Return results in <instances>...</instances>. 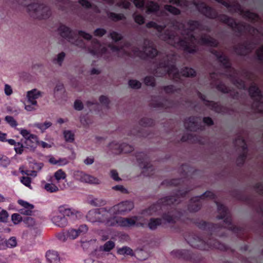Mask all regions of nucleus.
I'll return each mask as SVG.
<instances>
[{"mask_svg":"<svg viewBox=\"0 0 263 263\" xmlns=\"http://www.w3.org/2000/svg\"><path fill=\"white\" fill-rule=\"evenodd\" d=\"M198 11L210 19H216L218 21L228 25L234 31L241 35L245 31L250 28V25H246L243 23H237L234 19L224 14H218L217 11L204 3H196L195 4Z\"/></svg>","mask_w":263,"mask_h":263,"instance_id":"1","label":"nucleus"},{"mask_svg":"<svg viewBox=\"0 0 263 263\" xmlns=\"http://www.w3.org/2000/svg\"><path fill=\"white\" fill-rule=\"evenodd\" d=\"M158 68H166V73L172 75L174 80H179L180 76L186 78H194L197 72L193 68L184 67L179 71L176 65V60L174 55L165 54L160 60Z\"/></svg>","mask_w":263,"mask_h":263,"instance_id":"2","label":"nucleus"},{"mask_svg":"<svg viewBox=\"0 0 263 263\" xmlns=\"http://www.w3.org/2000/svg\"><path fill=\"white\" fill-rule=\"evenodd\" d=\"M87 218L91 222L103 223L106 226H119L129 227L135 223L134 219H125L115 220L111 218L109 210L101 209L97 211H91L87 215Z\"/></svg>","mask_w":263,"mask_h":263,"instance_id":"3","label":"nucleus"},{"mask_svg":"<svg viewBox=\"0 0 263 263\" xmlns=\"http://www.w3.org/2000/svg\"><path fill=\"white\" fill-rule=\"evenodd\" d=\"M162 39L172 45L173 46L176 45L179 46L180 48L184 52L190 54H194L197 52V48L196 45L190 44L193 41L196 40V36L194 34L191 33L187 37L181 38L175 32L166 30L161 35Z\"/></svg>","mask_w":263,"mask_h":263,"instance_id":"4","label":"nucleus"},{"mask_svg":"<svg viewBox=\"0 0 263 263\" xmlns=\"http://www.w3.org/2000/svg\"><path fill=\"white\" fill-rule=\"evenodd\" d=\"M133 207L134 205L133 203L129 201L124 202L117 205H115L109 210L111 218L114 219L115 220L119 221L121 220L122 219H125V218L118 217L116 216V215L130 211L133 208ZM129 219H134L135 221V223L132 225V226L134 225H143L145 224V222L142 220L141 218L138 219V218L136 217H132L130 218ZM130 227H131V226Z\"/></svg>","mask_w":263,"mask_h":263,"instance_id":"5","label":"nucleus"},{"mask_svg":"<svg viewBox=\"0 0 263 263\" xmlns=\"http://www.w3.org/2000/svg\"><path fill=\"white\" fill-rule=\"evenodd\" d=\"M27 10L33 17L39 20L47 19L51 13L49 7L44 4L32 3L27 6Z\"/></svg>","mask_w":263,"mask_h":263,"instance_id":"6","label":"nucleus"},{"mask_svg":"<svg viewBox=\"0 0 263 263\" xmlns=\"http://www.w3.org/2000/svg\"><path fill=\"white\" fill-rule=\"evenodd\" d=\"M75 44L84 49H87L88 52L93 55L101 56L107 52V48L102 47L100 41L94 39L91 40V45L87 47L86 45L82 40H77Z\"/></svg>","mask_w":263,"mask_h":263,"instance_id":"7","label":"nucleus"},{"mask_svg":"<svg viewBox=\"0 0 263 263\" xmlns=\"http://www.w3.org/2000/svg\"><path fill=\"white\" fill-rule=\"evenodd\" d=\"M248 92L250 97L254 101L253 106L255 107V110L257 111L263 113V110L260 108V106L263 104L262 101L263 96L260 89L255 84H253L249 87Z\"/></svg>","mask_w":263,"mask_h":263,"instance_id":"8","label":"nucleus"},{"mask_svg":"<svg viewBox=\"0 0 263 263\" xmlns=\"http://www.w3.org/2000/svg\"><path fill=\"white\" fill-rule=\"evenodd\" d=\"M183 124L187 132H197L201 127V118L196 116H190L184 119Z\"/></svg>","mask_w":263,"mask_h":263,"instance_id":"9","label":"nucleus"},{"mask_svg":"<svg viewBox=\"0 0 263 263\" xmlns=\"http://www.w3.org/2000/svg\"><path fill=\"white\" fill-rule=\"evenodd\" d=\"M23 139L22 140L29 147L34 148L39 144L37 138L31 133H21Z\"/></svg>","mask_w":263,"mask_h":263,"instance_id":"10","label":"nucleus"},{"mask_svg":"<svg viewBox=\"0 0 263 263\" xmlns=\"http://www.w3.org/2000/svg\"><path fill=\"white\" fill-rule=\"evenodd\" d=\"M211 52L216 58L217 61L222 65L223 68L227 69L231 68V62L227 56L215 49H212Z\"/></svg>","mask_w":263,"mask_h":263,"instance_id":"11","label":"nucleus"},{"mask_svg":"<svg viewBox=\"0 0 263 263\" xmlns=\"http://www.w3.org/2000/svg\"><path fill=\"white\" fill-rule=\"evenodd\" d=\"M252 49V43L247 41L234 47L235 52L237 54L240 56L246 55L248 53L251 52Z\"/></svg>","mask_w":263,"mask_h":263,"instance_id":"12","label":"nucleus"},{"mask_svg":"<svg viewBox=\"0 0 263 263\" xmlns=\"http://www.w3.org/2000/svg\"><path fill=\"white\" fill-rule=\"evenodd\" d=\"M58 31L62 37L68 41H71L74 40V32L69 27L65 25H60L58 28Z\"/></svg>","mask_w":263,"mask_h":263,"instance_id":"13","label":"nucleus"},{"mask_svg":"<svg viewBox=\"0 0 263 263\" xmlns=\"http://www.w3.org/2000/svg\"><path fill=\"white\" fill-rule=\"evenodd\" d=\"M198 97L204 102L205 105L211 107L212 109L215 112H219L221 109V105L217 102L213 101H209L206 99V97L200 92H198Z\"/></svg>","mask_w":263,"mask_h":263,"instance_id":"14","label":"nucleus"},{"mask_svg":"<svg viewBox=\"0 0 263 263\" xmlns=\"http://www.w3.org/2000/svg\"><path fill=\"white\" fill-rule=\"evenodd\" d=\"M198 43L201 45H208L213 47H217L218 46V42L216 40L210 35L207 36L205 34L200 37Z\"/></svg>","mask_w":263,"mask_h":263,"instance_id":"15","label":"nucleus"},{"mask_svg":"<svg viewBox=\"0 0 263 263\" xmlns=\"http://www.w3.org/2000/svg\"><path fill=\"white\" fill-rule=\"evenodd\" d=\"M41 92L36 89L28 91L27 94L28 102L31 105H36L37 104L36 100L41 96Z\"/></svg>","mask_w":263,"mask_h":263,"instance_id":"16","label":"nucleus"},{"mask_svg":"<svg viewBox=\"0 0 263 263\" xmlns=\"http://www.w3.org/2000/svg\"><path fill=\"white\" fill-rule=\"evenodd\" d=\"M60 214H62L64 217L65 216L71 217H78L81 216V213L77 210L73 209L65 208L64 206H61L59 208Z\"/></svg>","mask_w":263,"mask_h":263,"instance_id":"17","label":"nucleus"},{"mask_svg":"<svg viewBox=\"0 0 263 263\" xmlns=\"http://www.w3.org/2000/svg\"><path fill=\"white\" fill-rule=\"evenodd\" d=\"M18 202L23 208L20 210L21 214L26 215H31L34 208L32 204L22 200H19Z\"/></svg>","mask_w":263,"mask_h":263,"instance_id":"18","label":"nucleus"},{"mask_svg":"<svg viewBox=\"0 0 263 263\" xmlns=\"http://www.w3.org/2000/svg\"><path fill=\"white\" fill-rule=\"evenodd\" d=\"M79 180L83 182L91 184H99L100 183V180L98 179L82 172L79 174Z\"/></svg>","mask_w":263,"mask_h":263,"instance_id":"19","label":"nucleus"},{"mask_svg":"<svg viewBox=\"0 0 263 263\" xmlns=\"http://www.w3.org/2000/svg\"><path fill=\"white\" fill-rule=\"evenodd\" d=\"M44 189L50 193L56 192L59 190H64L66 188V184L64 183L62 184H59V186L52 183H46L44 186Z\"/></svg>","mask_w":263,"mask_h":263,"instance_id":"20","label":"nucleus"},{"mask_svg":"<svg viewBox=\"0 0 263 263\" xmlns=\"http://www.w3.org/2000/svg\"><path fill=\"white\" fill-rule=\"evenodd\" d=\"M52 221L55 224L59 227H64L67 224L65 218L62 214H60L59 211L52 217Z\"/></svg>","mask_w":263,"mask_h":263,"instance_id":"21","label":"nucleus"},{"mask_svg":"<svg viewBox=\"0 0 263 263\" xmlns=\"http://www.w3.org/2000/svg\"><path fill=\"white\" fill-rule=\"evenodd\" d=\"M143 53L146 54L147 57L151 59H154L158 55L157 49L152 46H147L144 45L143 46Z\"/></svg>","mask_w":263,"mask_h":263,"instance_id":"22","label":"nucleus"},{"mask_svg":"<svg viewBox=\"0 0 263 263\" xmlns=\"http://www.w3.org/2000/svg\"><path fill=\"white\" fill-rule=\"evenodd\" d=\"M146 13L150 14L157 13L159 10L160 6L157 3L150 1L146 5Z\"/></svg>","mask_w":263,"mask_h":263,"instance_id":"23","label":"nucleus"},{"mask_svg":"<svg viewBox=\"0 0 263 263\" xmlns=\"http://www.w3.org/2000/svg\"><path fill=\"white\" fill-rule=\"evenodd\" d=\"M16 245L17 241L14 237L10 238L7 241H5L3 239H0V249H5V247H15Z\"/></svg>","mask_w":263,"mask_h":263,"instance_id":"24","label":"nucleus"},{"mask_svg":"<svg viewBox=\"0 0 263 263\" xmlns=\"http://www.w3.org/2000/svg\"><path fill=\"white\" fill-rule=\"evenodd\" d=\"M46 258L49 263H58L59 257L57 252L54 251H48L46 253Z\"/></svg>","mask_w":263,"mask_h":263,"instance_id":"25","label":"nucleus"},{"mask_svg":"<svg viewBox=\"0 0 263 263\" xmlns=\"http://www.w3.org/2000/svg\"><path fill=\"white\" fill-rule=\"evenodd\" d=\"M187 25L189 26L187 30L191 32H193L196 29H200L201 26V24L200 22L196 20H189L187 22Z\"/></svg>","mask_w":263,"mask_h":263,"instance_id":"26","label":"nucleus"},{"mask_svg":"<svg viewBox=\"0 0 263 263\" xmlns=\"http://www.w3.org/2000/svg\"><path fill=\"white\" fill-rule=\"evenodd\" d=\"M66 173L61 169L56 171L53 175V177L58 183H59L61 180H65V182H66Z\"/></svg>","mask_w":263,"mask_h":263,"instance_id":"27","label":"nucleus"},{"mask_svg":"<svg viewBox=\"0 0 263 263\" xmlns=\"http://www.w3.org/2000/svg\"><path fill=\"white\" fill-rule=\"evenodd\" d=\"M108 18L114 22L123 20L125 18L124 15L122 13H116L112 12L107 13Z\"/></svg>","mask_w":263,"mask_h":263,"instance_id":"28","label":"nucleus"},{"mask_svg":"<svg viewBox=\"0 0 263 263\" xmlns=\"http://www.w3.org/2000/svg\"><path fill=\"white\" fill-rule=\"evenodd\" d=\"M139 124L142 127H149L153 126L155 121L153 119L148 118H143L139 122Z\"/></svg>","mask_w":263,"mask_h":263,"instance_id":"29","label":"nucleus"},{"mask_svg":"<svg viewBox=\"0 0 263 263\" xmlns=\"http://www.w3.org/2000/svg\"><path fill=\"white\" fill-rule=\"evenodd\" d=\"M222 5L230 10H234L235 11H241V6L239 4H230L224 1H222Z\"/></svg>","mask_w":263,"mask_h":263,"instance_id":"30","label":"nucleus"},{"mask_svg":"<svg viewBox=\"0 0 263 263\" xmlns=\"http://www.w3.org/2000/svg\"><path fill=\"white\" fill-rule=\"evenodd\" d=\"M144 83L147 86L155 87L156 86V80L153 76H146L143 79Z\"/></svg>","mask_w":263,"mask_h":263,"instance_id":"31","label":"nucleus"},{"mask_svg":"<svg viewBox=\"0 0 263 263\" xmlns=\"http://www.w3.org/2000/svg\"><path fill=\"white\" fill-rule=\"evenodd\" d=\"M165 10L174 15H179L181 11L178 8L170 5H165L164 7Z\"/></svg>","mask_w":263,"mask_h":263,"instance_id":"32","label":"nucleus"},{"mask_svg":"<svg viewBox=\"0 0 263 263\" xmlns=\"http://www.w3.org/2000/svg\"><path fill=\"white\" fill-rule=\"evenodd\" d=\"M161 224L160 219H151L148 223V227L151 230L155 229Z\"/></svg>","mask_w":263,"mask_h":263,"instance_id":"33","label":"nucleus"},{"mask_svg":"<svg viewBox=\"0 0 263 263\" xmlns=\"http://www.w3.org/2000/svg\"><path fill=\"white\" fill-rule=\"evenodd\" d=\"M216 88L218 91L223 93H229L231 91V90L230 88H229L224 84L221 82L218 84L216 85Z\"/></svg>","mask_w":263,"mask_h":263,"instance_id":"34","label":"nucleus"},{"mask_svg":"<svg viewBox=\"0 0 263 263\" xmlns=\"http://www.w3.org/2000/svg\"><path fill=\"white\" fill-rule=\"evenodd\" d=\"M52 123L49 121H46L44 123H36L34 124V126L37 127L39 129L41 130L42 132L46 130L50 126H51Z\"/></svg>","mask_w":263,"mask_h":263,"instance_id":"35","label":"nucleus"},{"mask_svg":"<svg viewBox=\"0 0 263 263\" xmlns=\"http://www.w3.org/2000/svg\"><path fill=\"white\" fill-rule=\"evenodd\" d=\"M146 27L147 28H155L158 31H161L164 28L163 26L158 25L153 21H150L147 23L146 24Z\"/></svg>","mask_w":263,"mask_h":263,"instance_id":"36","label":"nucleus"},{"mask_svg":"<svg viewBox=\"0 0 263 263\" xmlns=\"http://www.w3.org/2000/svg\"><path fill=\"white\" fill-rule=\"evenodd\" d=\"M109 36L115 42H117L123 39V36L116 31H112L109 33Z\"/></svg>","mask_w":263,"mask_h":263,"instance_id":"37","label":"nucleus"},{"mask_svg":"<svg viewBox=\"0 0 263 263\" xmlns=\"http://www.w3.org/2000/svg\"><path fill=\"white\" fill-rule=\"evenodd\" d=\"M255 53L257 60L263 64V45L257 49Z\"/></svg>","mask_w":263,"mask_h":263,"instance_id":"38","label":"nucleus"},{"mask_svg":"<svg viewBox=\"0 0 263 263\" xmlns=\"http://www.w3.org/2000/svg\"><path fill=\"white\" fill-rule=\"evenodd\" d=\"M128 85L133 89H139L141 87V83L137 80H129Z\"/></svg>","mask_w":263,"mask_h":263,"instance_id":"39","label":"nucleus"},{"mask_svg":"<svg viewBox=\"0 0 263 263\" xmlns=\"http://www.w3.org/2000/svg\"><path fill=\"white\" fill-rule=\"evenodd\" d=\"M133 16L135 22L137 24L141 25H143L144 23L145 18L143 15L141 14H136L135 13H134Z\"/></svg>","mask_w":263,"mask_h":263,"instance_id":"40","label":"nucleus"},{"mask_svg":"<svg viewBox=\"0 0 263 263\" xmlns=\"http://www.w3.org/2000/svg\"><path fill=\"white\" fill-rule=\"evenodd\" d=\"M114 247L115 243L112 241H108L102 247V249L104 251H109Z\"/></svg>","mask_w":263,"mask_h":263,"instance_id":"41","label":"nucleus"},{"mask_svg":"<svg viewBox=\"0 0 263 263\" xmlns=\"http://www.w3.org/2000/svg\"><path fill=\"white\" fill-rule=\"evenodd\" d=\"M65 57V53L64 52H61L58 54L57 58L54 60V63H57L60 66H61Z\"/></svg>","mask_w":263,"mask_h":263,"instance_id":"42","label":"nucleus"},{"mask_svg":"<svg viewBox=\"0 0 263 263\" xmlns=\"http://www.w3.org/2000/svg\"><path fill=\"white\" fill-rule=\"evenodd\" d=\"M163 89L167 94L173 93L176 91V87L173 85L165 86L163 87Z\"/></svg>","mask_w":263,"mask_h":263,"instance_id":"43","label":"nucleus"},{"mask_svg":"<svg viewBox=\"0 0 263 263\" xmlns=\"http://www.w3.org/2000/svg\"><path fill=\"white\" fill-rule=\"evenodd\" d=\"M8 217V212L0 208V222H5L7 220Z\"/></svg>","mask_w":263,"mask_h":263,"instance_id":"44","label":"nucleus"},{"mask_svg":"<svg viewBox=\"0 0 263 263\" xmlns=\"http://www.w3.org/2000/svg\"><path fill=\"white\" fill-rule=\"evenodd\" d=\"M5 120L9 123L12 127H15L17 126V122L15 120L13 117L10 116H7L5 117Z\"/></svg>","mask_w":263,"mask_h":263,"instance_id":"45","label":"nucleus"},{"mask_svg":"<svg viewBox=\"0 0 263 263\" xmlns=\"http://www.w3.org/2000/svg\"><path fill=\"white\" fill-rule=\"evenodd\" d=\"M21 182L25 186L31 189V178L29 177H23L21 179Z\"/></svg>","mask_w":263,"mask_h":263,"instance_id":"46","label":"nucleus"},{"mask_svg":"<svg viewBox=\"0 0 263 263\" xmlns=\"http://www.w3.org/2000/svg\"><path fill=\"white\" fill-rule=\"evenodd\" d=\"M106 33V30L104 28H97L93 32L94 35L98 37H102Z\"/></svg>","mask_w":263,"mask_h":263,"instance_id":"47","label":"nucleus"},{"mask_svg":"<svg viewBox=\"0 0 263 263\" xmlns=\"http://www.w3.org/2000/svg\"><path fill=\"white\" fill-rule=\"evenodd\" d=\"M79 3L85 8L90 9L92 8V4L88 0H79Z\"/></svg>","mask_w":263,"mask_h":263,"instance_id":"48","label":"nucleus"},{"mask_svg":"<svg viewBox=\"0 0 263 263\" xmlns=\"http://www.w3.org/2000/svg\"><path fill=\"white\" fill-rule=\"evenodd\" d=\"M20 171L22 174L30 175V176H36V172L35 171H30L29 170H26L25 167L22 166L20 167Z\"/></svg>","mask_w":263,"mask_h":263,"instance_id":"49","label":"nucleus"},{"mask_svg":"<svg viewBox=\"0 0 263 263\" xmlns=\"http://www.w3.org/2000/svg\"><path fill=\"white\" fill-rule=\"evenodd\" d=\"M118 252L119 254L121 255H129L132 254V250L129 248L123 247L122 248L119 249L118 250Z\"/></svg>","mask_w":263,"mask_h":263,"instance_id":"50","label":"nucleus"},{"mask_svg":"<svg viewBox=\"0 0 263 263\" xmlns=\"http://www.w3.org/2000/svg\"><path fill=\"white\" fill-rule=\"evenodd\" d=\"M78 34L86 40L90 41L92 39V35L91 34L83 30H79Z\"/></svg>","mask_w":263,"mask_h":263,"instance_id":"51","label":"nucleus"},{"mask_svg":"<svg viewBox=\"0 0 263 263\" xmlns=\"http://www.w3.org/2000/svg\"><path fill=\"white\" fill-rule=\"evenodd\" d=\"M67 235L69 238L74 239L79 236L78 231L76 230H71L68 231Z\"/></svg>","mask_w":263,"mask_h":263,"instance_id":"52","label":"nucleus"},{"mask_svg":"<svg viewBox=\"0 0 263 263\" xmlns=\"http://www.w3.org/2000/svg\"><path fill=\"white\" fill-rule=\"evenodd\" d=\"M108 47L110 49V50L113 52L118 53L123 49L122 47H119L112 44H109L108 45Z\"/></svg>","mask_w":263,"mask_h":263,"instance_id":"53","label":"nucleus"},{"mask_svg":"<svg viewBox=\"0 0 263 263\" xmlns=\"http://www.w3.org/2000/svg\"><path fill=\"white\" fill-rule=\"evenodd\" d=\"M74 108L77 110H82L83 108L82 102L79 100H76L74 103Z\"/></svg>","mask_w":263,"mask_h":263,"instance_id":"54","label":"nucleus"},{"mask_svg":"<svg viewBox=\"0 0 263 263\" xmlns=\"http://www.w3.org/2000/svg\"><path fill=\"white\" fill-rule=\"evenodd\" d=\"M134 3L136 8L142 9L144 7L145 1L144 0H134Z\"/></svg>","mask_w":263,"mask_h":263,"instance_id":"55","label":"nucleus"},{"mask_svg":"<svg viewBox=\"0 0 263 263\" xmlns=\"http://www.w3.org/2000/svg\"><path fill=\"white\" fill-rule=\"evenodd\" d=\"M64 137L67 142H71L74 140L73 133H64Z\"/></svg>","mask_w":263,"mask_h":263,"instance_id":"56","label":"nucleus"},{"mask_svg":"<svg viewBox=\"0 0 263 263\" xmlns=\"http://www.w3.org/2000/svg\"><path fill=\"white\" fill-rule=\"evenodd\" d=\"M99 101L101 104L107 106H108L109 104L108 98L106 96L103 95H102L100 97Z\"/></svg>","mask_w":263,"mask_h":263,"instance_id":"57","label":"nucleus"},{"mask_svg":"<svg viewBox=\"0 0 263 263\" xmlns=\"http://www.w3.org/2000/svg\"><path fill=\"white\" fill-rule=\"evenodd\" d=\"M203 122L208 126H212L214 125V121L211 117H205L203 118Z\"/></svg>","mask_w":263,"mask_h":263,"instance_id":"58","label":"nucleus"},{"mask_svg":"<svg viewBox=\"0 0 263 263\" xmlns=\"http://www.w3.org/2000/svg\"><path fill=\"white\" fill-rule=\"evenodd\" d=\"M12 220L14 224H17L22 220V218L18 214H13L11 216Z\"/></svg>","mask_w":263,"mask_h":263,"instance_id":"59","label":"nucleus"},{"mask_svg":"<svg viewBox=\"0 0 263 263\" xmlns=\"http://www.w3.org/2000/svg\"><path fill=\"white\" fill-rule=\"evenodd\" d=\"M78 231L79 236L83 235L86 233L88 231V228L86 226H81L77 230Z\"/></svg>","mask_w":263,"mask_h":263,"instance_id":"60","label":"nucleus"},{"mask_svg":"<svg viewBox=\"0 0 263 263\" xmlns=\"http://www.w3.org/2000/svg\"><path fill=\"white\" fill-rule=\"evenodd\" d=\"M14 149L17 154H21L24 151V146L22 144L17 143V144L15 145Z\"/></svg>","mask_w":263,"mask_h":263,"instance_id":"61","label":"nucleus"},{"mask_svg":"<svg viewBox=\"0 0 263 263\" xmlns=\"http://www.w3.org/2000/svg\"><path fill=\"white\" fill-rule=\"evenodd\" d=\"M4 90L7 96H10L12 93V89L8 84H5Z\"/></svg>","mask_w":263,"mask_h":263,"instance_id":"62","label":"nucleus"},{"mask_svg":"<svg viewBox=\"0 0 263 263\" xmlns=\"http://www.w3.org/2000/svg\"><path fill=\"white\" fill-rule=\"evenodd\" d=\"M110 175H111V177L115 180L119 181L120 180V178L118 177V174L116 171H115V170L111 171Z\"/></svg>","mask_w":263,"mask_h":263,"instance_id":"63","label":"nucleus"},{"mask_svg":"<svg viewBox=\"0 0 263 263\" xmlns=\"http://www.w3.org/2000/svg\"><path fill=\"white\" fill-rule=\"evenodd\" d=\"M120 4L122 7L126 9H128L130 6V3L126 1H121Z\"/></svg>","mask_w":263,"mask_h":263,"instance_id":"64","label":"nucleus"}]
</instances>
